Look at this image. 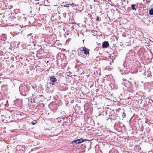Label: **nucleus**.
<instances>
[{"label":"nucleus","instance_id":"f257e3e1","mask_svg":"<svg viewBox=\"0 0 153 153\" xmlns=\"http://www.w3.org/2000/svg\"><path fill=\"white\" fill-rule=\"evenodd\" d=\"M16 153H24L25 150V146H17L16 147Z\"/></svg>","mask_w":153,"mask_h":153},{"label":"nucleus","instance_id":"f03ea898","mask_svg":"<svg viewBox=\"0 0 153 153\" xmlns=\"http://www.w3.org/2000/svg\"><path fill=\"white\" fill-rule=\"evenodd\" d=\"M82 51H83L84 53L86 55L89 54V50L86 47H82L80 48V49H79L78 50V52H79L80 51L81 52Z\"/></svg>","mask_w":153,"mask_h":153},{"label":"nucleus","instance_id":"7ed1b4c3","mask_svg":"<svg viewBox=\"0 0 153 153\" xmlns=\"http://www.w3.org/2000/svg\"><path fill=\"white\" fill-rule=\"evenodd\" d=\"M84 140L82 138L78 139L76 140H74L72 141L71 143L72 144L76 145L80 143L83 142Z\"/></svg>","mask_w":153,"mask_h":153},{"label":"nucleus","instance_id":"20e7f679","mask_svg":"<svg viewBox=\"0 0 153 153\" xmlns=\"http://www.w3.org/2000/svg\"><path fill=\"white\" fill-rule=\"evenodd\" d=\"M109 43L107 41H105L103 42L102 44V47L103 48H106L109 46Z\"/></svg>","mask_w":153,"mask_h":153},{"label":"nucleus","instance_id":"39448f33","mask_svg":"<svg viewBox=\"0 0 153 153\" xmlns=\"http://www.w3.org/2000/svg\"><path fill=\"white\" fill-rule=\"evenodd\" d=\"M50 80L51 82H50V84L52 85L54 84V82L56 81V79L54 78L53 76H51L50 79Z\"/></svg>","mask_w":153,"mask_h":153},{"label":"nucleus","instance_id":"423d86ee","mask_svg":"<svg viewBox=\"0 0 153 153\" xmlns=\"http://www.w3.org/2000/svg\"><path fill=\"white\" fill-rule=\"evenodd\" d=\"M149 14L150 15H153V8H151L149 11Z\"/></svg>","mask_w":153,"mask_h":153},{"label":"nucleus","instance_id":"0eeeda50","mask_svg":"<svg viewBox=\"0 0 153 153\" xmlns=\"http://www.w3.org/2000/svg\"><path fill=\"white\" fill-rule=\"evenodd\" d=\"M135 5L134 4H133L131 5V7L132 10H136V8H135Z\"/></svg>","mask_w":153,"mask_h":153},{"label":"nucleus","instance_id":"6e6552de","mask_svg":"<svg viewBox=\"0 0 153 153\" xmlns=\"http://www.w3.org/2000/svg\"><path fill=\"white\" fill-rule=\"evenodd\" d=\"M31 33L28 34L27 36V38H30V39L31 38H32L33 36H31Z\"/></svg>","mask_w":153,"mask_h":153},{"label":"nucleus","instance_id":"1a4fd4ad","mask_svg":"<svg viewBox=\"0 0 153 153\" xmlns=\"http://www.w3.org/2000/svg\"><path fill=\"white\" fill-rule=\"evenodd\" d=\"M35 122H34V121H32L31 122V123L32 124V125H34V124H35Z\"/></svg>","mask_w":153,"mask_h":153},{"label":"nucleus","instance_id":"9d476101","mask_svg":"<svg viewBox=\"0 0 153 153\" xmlns=\"http://www.w3.org/2000/svg\"><path fill=\"white\" fill-rule=\"evenodd\" d=\"M46 1L48 2V1H47V0H46V1H45L44 2V4H45V3H46Z\"/></svg>","mask_w":153,"mask_h":153},{"label":"nucleus","instance_id":"9b49d317","mask_svg":"<svg viewBox=\"0 0 153 153\" xmlns=\"http://www.w3.org/2000/svg\"><path fill=\"white\" fill-rule=\"evenodd\" d=\"M45 6H49V5H48V4H45Z\"/></svg>","mask_w":153,"mask_h":153}]
</instances>
